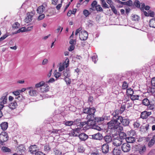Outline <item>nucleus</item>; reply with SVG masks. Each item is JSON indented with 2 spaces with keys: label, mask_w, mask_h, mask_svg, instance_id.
Wrapping results in <instances>:
<instances>
[{
  "label": "nucleus",
  "mask_w": 155,
  "mask_h": 155,
  "mask_svg": "<svg viewBox=\"0 0 155 155\" xmlns=\"http://www.w3.org/2000/svg\"><path fill=\"white\" fill-rule=\"evenodd\" d=\"M102 150L103 153H107L109 151V146L107 143L104 144L102 146Z\"/></svg>",
  "instance_id": "obj_17"
},
{
  "label": "nucleus",
  "mask_w": 155,
  "mask_h": 155,
  "mask_svg": "<svg viewBox=\"0 0 155 155\" xmlns=\"http://www.w3.org/2000/svg\"><path fill=\"white\" fill-rule=\"evenodd\" d=\"M96 111V109L94 107H85L83 109V113L87 114V118L92 120L97 117H94V113Z\"/></svg>",
  "instance_id": "obj_3"
},
{
  "label": "nucleus",
  "mask_w": 155,
  "mask_h": 155,
  "mask_svg": "<svg viewBox=\"0 0 155 155\" xmlns=\"http://www.w3.org/2000/svg\"><path fill=\"white\" fill-rule=\"evenodd\" d=\"M75 48L74 45H71L69 48H68V50L69 51H71L73 50Z\"/></svg>",
  "instance_id": "obj_63"
},
{
  "label": "nucleus",
  "mask_w": 155,
  "mask_h": 155,
  "mask_svg": "<svg viewBox=\"0 0 155 155\" xmlns=\"http://www.w3.org/2000/svg\"><path fill=\"white\" fill-rule=\"evenodd\" d=\"M74 122L72 121L65 120L64 122V123L66 126H70L74 124Z\"/></svg>",
  "instance_id": "obj_35"
},
{
  "label": "nucleus",
  "mask_w": 155,
  "mask_h": 155,
  "mask_svg": "<svg viewBox=\"0 0 155 155\" xmlns=\"http://www.w3.org/2000/svg\"><path fill=\"white\" fill-rule=\"evenodd\" d=\"M45 9L43 6H40L37 8V11L38 13L41 14L45 11Z\"/></svg>",
  "instance_id": "obj_30"
},
{
  "label": "nucleus",
  "mask_w": 155,
  "mask_h": 155,
  "mask_svg": "<svg viewBox=\"0 0 155 155\" xmlns=\"http://www.w3.org/2000/svg\"><path fill=\"white\" fill-rule=\"evenodd\" d=\"M140 131L141 134H144L145 132V124L144 123H143L142 125L140 127Z\"/></svg>",
  "instance_id": "obj_34"
},
{
  "label": "nucleus",
  "mask_w": 155,
  "mask_h": 155,
  "mask_svg": "<svg viewBox=\"0 0 155 155\" xmlns=\"http://www.w3.org/2000/svg\"><path fill=\"white\" fill-rule=\"evenodd\" d=\"M61 130L58 129H53L52 130H50L49 132H51V133L55 134V133H58L59 131H60Z\"/></svg>",
  "instance_id": "obj_61"
},
{
  "label": "nucleus",
  "mask_w": 155,
  "mask_h": 155,
  "mask_svg": "<svg viewBox=\"0 0 155 155\" xmlns=\"http://www.w3.org/2000/svg\"><path fill=\"white\" fill-rule=\"evenodd\" d=\"M134 5L137 8H140L142 12V18H144L145 17V11L144 9H145V6L144 3H141V7H140V2L138 0H135L134 2Z\"/></svg>",
  "instance_id": "obj_5"
},
{
  "label": "nucleus",
  "mask_w": 155,
  "mask_h": 155,
  "mask_svg": "<svg viewBox=\"0 0 155 155\" xmlns=\"http://www.w3.org/2000/svg\"><path fill=\"white\" fill-rule=\"evenodd\" d=\"M97 1L96 0L94 1L91 4V7L92 8L95 7L96 8V6L97 5Z\"/></svg>",
  "instance_id": "obj_59"
},
{
  "label": "nucleus",
  "mask_w": 155,
  "mask_h": 155,
  "mask_svg": "<svg viewBox=\"0 0 155 155\" xmlns=\"http://www.w3.org/2000/svg\"><path fill=\"white\" fill-rule=\"evenodd\" d=\"M83 13L84 15L86 17L88 16L91 14L88 10L86 9L84 10L83 11Z\"/></svg>",
  "instance_id": "obj_47"
},
{
  "label": "nucleus",
  "mask_w": 155,
  "mask_h": 155,
  "mask_svg": "<svg viewBox=\"0 0 155 155\" xmlns=\"http://www.w3.org/2000/svg\"><path fill=\"white\" fill-rule=\"evenodd\" d=\"M18 104L16 100L14 101L13 102L9 104L8 107L11 109H15L18 106Z\"/></svg>",
  "instance_id": "obj_24"
},
{
  "label": "nucleus",
  "mask_w": 155,
  "mask_h": 155,
  "mask_svg": "<svg viewBox=\"0 0 155 155\" xmlns=\"http://www.w3.org/2000/svg\"><path fill=\"white\" fill-rule=\"evenodd\" d=\"M69 61L68 58H67L65 61L64 64L65 65V67L67 68L69 66Z\"/></svg>",
  "instance_id": "obj_58"
},
{
  "label": "nucleus",
  "mask_w": 155,
  "mask_h": 155,
  "mask_svg": "<svg viewBox=\"0 0 155 155\" xmlns=\"http://www.w3.org/2000/svg\"><path fill=\"white\" fill-rule=\"evenodd\" d=\"M110 7L111 8L112 10V11L113 12H114V13L115 14V15H118V13L119 14V12H118L117 10L116 9L115 6L113 5H110Z\"/></svg>",
  "instance_id": "obj_40"
},
{
  "label": "nucleus",
  "mask_w": 155,
  "mask_h": 155,
  "mask_svg": "<svg viewBox=\"0 0 155 155\" xmlns=\"http://www.w3.org/2000/svg\"><path fill=\"white\" fill-rule=\"evenodd\" d=\"M125 105H121L119 110V113H120V114H122V113L124 112V110L125 109Z\"/></svg>",
  "instance_id": "obj_44"
},
{
  "label": "nucleus",
  "mask_w": 155,
  "mask_h": 155,
  "mask_svg": "<svg viewBox=\"0 0 155 155\" xmlns=\"http://www.w3.org/2000/svg\"><path fill=\"white\" fill-rule=\"evenodd\" d=\"M121 150L117 148H114L113 150L114 155H120L121 153Z\"/></svg>",
  "instance_id": "obj_28"
},
{
  "label": "nucleus",
  "mask_w": 155,
  "mask_h": 155,
  "mask_svg": "<svg viewBox=\"0 0 155 155\" xmlns=\"http://www.w3.org/2000/svg\"><path fill=\"white\" fill-rule=\"evenodd\" d=\"M155 143V136H153L152 138L150 140L148 144V146L149 147H151Z\"/></svg>",
  "instance_id": "obj_31"
},
{
  "label": "nucleus",
  "mask_w": 155,
  "mask_h": 155,
  "mask_svg": "<svg viewBox=\"0 0 155 155\" xmlns=\"http://www.w3.org/2000/svg\"><path fill=\"white\" fill-rule=\"evenodd\" d=\"M147 82V92L151 94L154 93L155 92V77L152 78L151 80L150 78H148Z\"/></svg>",
  "instance_id": "obj_2"
},
{
  "label": "nucleus",
  "mask_w": 155,
  "mask_h": 155,
  "mask_svg": "<svg viewBox=\"0 0 155 155\" xmlns=\"http://www.w3.org/2000/svg\"><path fill=\"white\" fill-rule=\"evenodd\" d=\"M81 141H85L89 138V136H88L85 133H81L78 137Z\"/></svg>",
  "instance_id": "obj_19"
},
{
  "label": "nucleus",
  "mask_w": 155,
  "mask_h": 155,
  "mask_svg": "<svg viewBox=\"0 0 155 155\" xmlns=\"http://www.w3.org/2000/svg\"><path fill=\"white\" fill-rule=\"evenodd\" d=\"M35 155H46L45 153L40 151H38L35 153Z\"/></svg>",
  "instance_id": "obj_64"
},
{
  "label": "nucleus",
  "mask_w": 155,
  "mask_h": 155,
  "mask_svg": "<svg viewBox=\"0 0 155 155\" xmlns=\"http://www.w3.org/2000/svg\"><path fill=\"white\" fill-rule=\"evenodd\" d=\"M0 127L2 130L5 131L8 127V123L6 122H2L0 124Z\"/></svg>",
  "instance_id": "obj_22"
},
{
  "label": "nucleus",
  "mask_w": 155,
  "mask_h": 155,
  "mask_svg": "<svg viewBox=\"0 0 155 155\" xmlns=\"http://www.w3.org/2000/svg\"><path fill=\"white\" fill-rule=\"evenodd\" d=\"M88 37V33L86 31H82L79 34V38L82 41H85L87 39Z\"/></svg>",
  "instance_id": "obj_12"
},
{
  "label": "nucleus",
  "mask_w": 155,
  "mask_h": 155,
  "mask_svg": "<svg viewBox=\"0 0 155 155\" xmlns=\"http://www.w3.org/2000/svg\"><path fill=\"white\" fill-rule=\"evenodd\" d=\"M154 16V12L151 10H149L146 12V16H150L151 17H153Z\"/></svg>",
  "instance_id": "obj_33"
},
{
  "label": "nucleus",
  "mask_w": 155,
  "mask_h": 155,
  "mask_svg": "<svg viewBox=\"0 0 155 155\" xmlns=\"http://www.w3.org/2000/svg\"><path fill=\"white\" fill-rule=\"evenodd\" d=\"M45 17V15L43 14H41L38 17V21L41 20L44 18Z\"/></svg>",
  "instance_id": "obj_57"
},
{
  "label": "nucleus",
  "mask_w": 155,
  "mask_h": 155,
  "mask_svg": "<svg viewBox=\"0 0 155 155\" xmlns=\"http://www.w3.org/2000/svg\"><path fill=\"white\" fill-rule=\"evenodd\" d=\"M4 106L2 104H0V118H1L3 116V113L1 111V110L3 109Z\"/></svg>",
  "instance_id": "obj_53"
},
{
  "label": "nucleus",
  "mask_w": 155,
  "mask_h": 155,
  "mask_svg": "<svg viewBox=\"0 0 155 155\" xmlns=\"http://www.w3.org/2000/svg\"><path fill=\"white\" fill-rule=\"evenodd\" d=\"M125 78L124 76H121L120 75H115L113 77L114 82H118L122 81Z\"/></svg>",
  "instance_id": "obj_15"
},
{
  "label": "nucleus",
  "mask_w": 155,
  "mask_h": 155,
  "mask_svg": "<svg viewBox=\"0 0 155 155\" xmlns=\"http://www.w3.org/2000/svg\"><path fill=\"white\" fill-rule=\"evenodd\" d=\"M126 140L127 142V143H132L135 142V138L131 136H127L126 139Z\"/></svg>",
  "instance_id": "obj_26"
},
{
  "label": "nucleus",
  "mask_w": 155,
  "mask_h": 155,
  "mask_svg": "<svg viewBox=\"0 0 155 155\" xmlns=\"http://www.w3.org/2000/svg\"><path fill=\"white\" fill-rule=\"evenodd\" d=\"M50 150L51 148L48 144H46L44 146V150L45 151L48 152L50 151Z\"/></svg>",
  "instance_id": "obj_50"
},
{
  "label": "nucleus",
  "mask_w": 155,
  "mask_h": 155,
  "mask_svg": "<svg viewBox=\"0 0 155 155\" xmlns=\"http://www.w3.org/2000/svg\"><path fill=\"white\" fill-rule=\"evenodd\" d=\"M108 129L114 130H117L118 129L120 130L123 129V127L120 126V123L118 120L112 119L111 120L107 123Z\"/></svg>",
  "instance_id": "obj_4"
},
{
  "label": "nucleus",
  "mask_w": 155,
  "mask_h": 155,
  "mask_svg": "<svg viewBox=\"0 0 155 155\" xmlns=\"http://www.w3.org/2000/svg\"><path fill=\"white\" fill-rule=\"evenodd\" d=\"M118 120H119V123H120V125L121 124L124 126H128L130 123V120L128 118H125L121 117H118Z\"/></svg>",
  "instance_id": "obj_8"
},
{
  "label": "nucleus",
  "mask_w": 155,
  "mask_h": 155,
  "mask_svg": "<svg viewBox=\"0 0 155 155\" xmlns=\"http://www.w3.org/2000/svg\"><path fill=\"white\" fill-rule=\"evenodd\" d=\"M18 150L21 153L23 152H24L26 150L25 148L23 145H20L18 147Z\"/></svg>",
  "instance_id": "obj_36"
},
{
  "label": "nucleus",
  "mask_w": 155,
  "mask_h": 155,
  "mask_svg": "<svg viewBox=\"0 0 155 155\" xmlns=\"http://www.w3.org/2000/svg\"><path fill=\"white\" fill-rule=\"evenodd\" d=\"M140 118L143 119H145V110H144L141 113Z\"/></svg>",
  "instance_id": "obj_55"
},
{
  "label": "nucleus",
  "mask_w": 155,
  "mask_h": 155,
  "mask_svg": "<svg viewBox=\"0 0 155 155\" xmlns=\"http://www.w3.org/2000/svg\"><path fill=\"white\" fill-rule=\"evenodd\" d=\"M69 43L72 45H74L76 44V39H71L70 40Z\"/></svg>",
  "instance_id": "obj_56"
},
{
  "label": "nucleus",
  "mask_w": 155,
  "mask_h": 155,
  "mask_svg": "<svg viewBox=\"0 0 155 155\" xmlns=\"http://www.w3.org/2000/svg\"><path fill=\"white\" fill-rule=\"evenodd\" d=\"M123 83L122 87L123 89H127L128 86L127 82L126 81H124Z\"/></svg>",
  "instance_id": "obj_54"
},
{
  "label": "nucleus",
  "mask_w": 155,
  "mask_h": 155,
  "mask_svg": "<svg viewBox=\"0 0 155 155\" xmlns=\"http://www.w3.org/2000/svg\"><path fill=\"white\" fill-rule=\"evenodd\" d=\"M103 139L107 144L111 142L112 140V137L110 135L105 136Z\"/></svg>",
  "instance_id": "obj_20"
},
{
  "label": "nucleus",
  "mask_w": 155,
  "mask_h": 155,
  "mask_svg": "<svg viewBox=\"0 0 155 155\" xmlns=\"http://www.w3.org/2000/svg\"><path fill=\"white\" fill-rule=\"evenodd\" d=\"M32 15H30V13H27V16L25 19V21L27 23H29L32 21Z\"/></svg>",
  "instance_id": "obj_25"
},
{
  "label": "nucleus",
  "mask_w": 155,
  "mask_h": 155,
  "mask_svg": "<svg viewBox=\"0 0 155 155\" xmlns=\"http://www.w3.org/2000/svg\"><path fill=\"white\" fill-rule=\"evenodd\" d=\"M121 148L124 152H128L131 150V145L129 143H124L122 145Z\"/></svg>",
  "instance_id": "obj_9"
},
{
  "label": "nucleus",
  "mask_w": 155,
  "mask_h": 155,
  "mask_svg": "<svg viewBox=\"0 0 155 155\" xmlns=\"http://www.w3.org/2000/svg\"><path fill=\"white\" fill-rule=\"evenodd\" d=\"M146 102H147L146 104V106H147V109L152 110L153 108V105L150 104L151 102H150L149 100L146 98Z\"/></svg>",
  "instance_id": "obj_27"
},
{
  "label": "nucleus",
  "mask_w": 155,
  "mask_h": 155,
  "mask_svg": "<svg viewBox=\"0 0 155 155\" xmlns=\"http://www.w3.org/2000/svg\"><path fill=\"white\" fill-rule=\"evenodd\" d=\"M36 91L35 90H30L29 92V94L32 96H35L36 95Z\"/></svg>",
  "instance_id": "obj_43"
},
{
  "label": "nucleus",
  "mask_w": 155,
  "mask_h": 155,
  "mask_svg": "<svg viewBox=\"0 0 155 155\" xmlns=\"http://www.w3.org/2000/svg\"><path fill=\"white\" fill-rule=\"evenodd\" d=\"M45 84V82L44 81H41L40 82L37 84L35 85V87L37 88L41 87H41H42L43 85H44Z\"/></svg>",
  "instance_id": "obj_45"
},
{
  "label": "nucleus",
  "mask_w": 155,
  "mask_h": 155,
  "mask_svg": "<svg viewBox=\"0 0 155 155\" xmlns=\"http://www.w3.org/2000/svg\"><path fill=\"white\" fill-rule=\"evenodd\" d=\"M38 147H37L36 145H31L29 148V150L30 152L32 154H33L36 152L37 150L38 149Z\"/></svg>",
  "instance_id": "obj_16"
},
{
  "label": "nucleus",
  "mask_w": 155,
  "mask_h": 155,
  "mask_svg": "<svg viewBox=\"0 0 155 155\" xmlns=\"http://www.w3.org/2000/svg\"><path fill=\"white\" fill-rule=\"evenodd\" d=\"M127 5L129 6H131L133 5V2L131 0H129L127 2Z\"/></svg>",
  "instance_id": "obj_60"
},
{
  "label": "nucleus",
  "mask_w": 155,
  "mask_h": 155,
  "mask_svg": "<svg viewBox=\"0 0 155 155\" xmlns=\"http://www.w3.org/2000/svg\"><path fill=\"white\" fill-rule=\"evenodd\" d=\"M132 20L134 21H138L139 19V16L136 15H134L132 16Z\"/></svg>",
  "instance_id": "obj_48"
},
{
  "label": "nucleus",
  "mask_w": 155,
  "mask_h": 155,
  "mask_svg": "<svg viewBox=\"0 0 155 155\" xmlns=\"http://www.w3.org/2000/svg\"><path fill=\"white\" fill-rule=\"evenodd\" d=\"M139 97L138 95H133V94L130 96V98L131 100L133 101L138 100Z\"/></svg>",
  "instance_id": "obj_42"
},
{
  "label": "nucleus",
  "mask_w": 155,
  "mask_h": 155,
  "mask_svg": "<svg viewBox=\"0 0 155 155\" xmlns=\"http://www.w3.org/2000/svg\"><path fill=\"white\" fill-rule=\"evenodd\" d=\"M81 129L78 128L73 130V131L71 133V135L74 137H79L80 135Z\"/></svg>",
  "instance_id": "obj_13"
},
{
  "label": "nucleus",
  "mask_w": 155,
  "mask_h": 155,
  "mask_svg": "<svg viewBox=\"0 0 155 155\" xmlns=\"http://www.w3.org/2000/svg\"><path fill=\"white\" fill-rule=\"evenodd\" d=\"M2 150L4 152H10L11 149L6 147L3 146L2 147Z\"/></svg>",
  "instance_id": "obj_39"
},
{
  "label": "nucleus",
  "mask_w": 155,
  "mask_h": 155,
  "mask_svg": "<svg viewBox=\"0 0 155 155\" xmlns=\"http://www.w3.org/2000/svg\"><path fill=\"white\" fill-rule=\"evenodd\" d=\"M15 99L18 100L19 101H17V103H18L19 102V101H21L22 100H23V99H24V97L22 95H19L17 96H16L15 97Z\"/></svg>",
  "instance_id": "obj_41"
},
{
  "label": "nucleus",
  "mask_w": 155,
  "mask_h": 155,
  "mask_svg": "<svg viewBox=\"0 0 155 155\" xmlns=\"http://www.w3.org/2000/svg\"><path fill=\"white\" fill-rule=\"evenodd\" d=\"M136 74L134 72H132L131 71H127L125 72V76H124L125 78L126 77H129L131 76H132V77H135V74Z\"/></svg>",
  "instance_id": "obj_32"
},
{
  "label": "nucleus",
  "mask_w": 155,
  "mask_h": 155,
  "mask_svg": "<svg viewBox=\"0 0 155 155\" xmlns=\"http://www.w3.org/2000/svg\"><path fill=\"white\" fill-rule=\"evenodd\" d=\"M119 110H115L114 112L112 113V115H113V117L112 119L118 120V117H121V116H120L119 115Z\"/></svg>",
  "instance_id": "obj_14"
},
{
  "label": "nucleus",
  "mask_w": 155,
  "mask_h": 155,
  "mask_svg": "<svg viewBox=\"0 0 155 155\" xmlns=\"http://www.w3.org/2000/svg\"><path fill=\"white\" fill-rule=\"evenodd\" d=\"M135 150L138 151L139 154L141 155H144L145 152V145L144 144L143 145L138 144L136 145L135 146Z\"/></svg>",
  "instance_id": "obj_7"
},
{
  "label": "nucleus",
  "mask_w": 155,
  "mask_h": 155,
  "mask_svg": "<svg viewBox=\"0 0 155 155\" xmlns=\"http://www.w3.org/2000/svg\"><path fill=\"white\" fill-rule=\"evenodd\" d=\"M89 138L93 140H101L103 138L102 134L99 132L92 135H89Z\"/></svg>",
  "instance_id": "obj_10"
},
{
  "label": "nucleus",
  "mask_w": 155,
  "mask_h": 155,
  "mask_svg": "<svg viewBox=\"0 0 155 155\" xmlns=\"http://www.w3.org/2000/svg\"><path fill=\"white\" fill-rule=\"evenodd\" d=\"M8 136L5 131H2L0 134V144L2 145H5L4 142L8 140Z\"/></svg>",
  "instance_id": "obj_6"
},
{
  "label": "nucleus",
  "mask_w": 155,
  "mask_h": 155,
  "mask_svg": "<svg viewBox=\"0 0 155 155\" xmlns=\"http://www.w3.org/2000/svg\"><path fill=\"white\" fill-rule=\"evenodd\" d=\"M78 151L80 153H83L84 151V149L82 146H80L78 148Z\"/></svg>",
  "instance_id": "obj_49"
},
{
  "label": "nucleus",
  "mask_w": 155,
  "mask_h": 155,
  "mask_svg": "<svg viewBox=\"0 0 155 155\" xmlns=\"http://www.w3.org/2000/svg\"><path fill=\"white\" fill-rule=\"evenodd\" d=\"M63 74L64 76V78L63 79L66 82L67 85H68L70 84L71 82V79L69 78L71 76L70 73L64 71Z\"/></svg>",
  "instance_id": "obj_11"
},
{
  "label": "nucleus",
  "mask_w": 155,
  "mask_h": 155,
  "mask_svg": "<svg viewBox=\"0 0 155 155\" xmlns=\"http://www.w3.org/2000/svg\"><path fill=\"white\" fill-rule=\"evenodd\" d=\"M105 119H108V117L105 116H102V117H96L95 119L92 120L91 123V125H90L89 127L92 128L93 129L97 130L98 131H100L101 130V128L98 126L97 124H100L102 123V122Z\"/></svg>",
  "instance_id": "obj_1"
},
{
  "label": "nucleus",
  "mask_w": 155,
  "mask_h": 155,
  "mask_svg": "<svg viewBox=\"0 0 155 155\" xmlns=\"http://www.w3.org/2000/svg\"><path fill=\"white\" fill-rule=\"evenodd\" d=\"M127 95H129L130 96L133 94L134 91L133 89L131 88H129L127 89Z\"/></svg>",
  "instance_id": "obj_38"
},
{
  "label": "nucleus",
  "mask_w": 155,
  "mask_h": 155,
  "mask_svg": "<svg viewBox=\"0 0 155 155\" xmlns=\"http://www.w3.org/2000/svg\"><path fill=\"white\" fill-rule=\"evenodd\" d=\"M50 87L47 84H45L41 88V92H44L48 91L49 90Z\"/></svg>",
  "instance_id": "obj_23"
},
{
  "label": "nucleus",
  "mask_w": 155,
  "mask_h": 155,
  "mask_svg": "<svg viewBox=\"0 0 155 155\" xmlns=\"http://www.w3.org/2000/svg\"><path fill=\"white\" fill-rule=\"evenodd\" d=\"M149 24L150 27L155 28V18L151 19L149 21Z\"/></svg>",
  "instance_id": "obj_29"
},
{
  "label": "nucleus",
  "mask_w": 155,
  "mask_h": 155,
  "mask_svg": "<svg viewBox=\"0 0 155 155\" xmlns=\"http://www.w3.org/2000/svg\"><path fill=\"white\" fill-rule=\"evenodd\" d=\"M95 9L97 11L102 12L103 11V9L99 5H97L96 6Z\"/></svg>",
  "instance_id": "obj_51"
},
{
  "label": "nucleus",
  "mask_w": 155,
  "mask_h": 155,
  "mask_svg": "<svg viewBox=\"0 0 155 155\" xmlns=\"http://www.w3.org/2000/svg\"><path fill=\"white\" fill-rule=\"evenodd\" d=\"M65 65L64 63L60 65L59 67L58 71H61L64 69Z\"/></svg>",
  "instance_id": "obj_52"
},
{
  "label": "nucleus",
  "mask_w": 155,
  "mask_h": 155,
  "mask_svg": "<svg viewBox=\"0 0 155 155\" xmlns=\"http://www.w3.org/2000/svg\"><path fill=\"white\" fill-rule=\"evenodd\" d=\"M54 152L55 155H60L61 153V152L60 150H58L56 149L55 150H54Z\"/></svg>",
  "instance_id": "obj_62"
},
{
  "label": "nucleus",
  "mask_w": 155,
  "mask_h": 155,
  "mask_svg": "<svg viewBox=\"0 0 155 155\" xmlns=\"http://www.w3.org/2000/svg\"><path fill=\"white\" fill-rule=\"evenodd\" d=\"M20 26V24L17 22H16L12 26L13 28L16 29L18 28Z\"/></svg>",
  "instance_id": "obj_46"
},
{
  "label": "nucleus",
  "mask_w": 155,
  "mask_h": 155,
  "mask_svg": "<svg viewBox=\"0 0 155 155\" xmlns=\"http://www.w3.org/2000/svg\"><path fill=\"white\" fill-rule=\"evenodd\" d=\"M127 137V135L125 133L123 132H120L119 134V137H117L116 139L119 140L120 139H125Z\"/></svg>",
  "instance_id": "obj_18"
},
{
  "label": "nucleus",
  "mask_w": 155,
  "mask_h": 155,
  "mask_svg": "<svg viewBox=\"0 0 155 155\" xmlns=\"http://www.w3.org/2000/svg\"><path fill=\"white\" fill-rule=\"evenodd\" d=\"M7 98L6 96H3L0 98V102L3 104H5L7 102Z\"/></svg>",
  "instance_id": "obj_37"
},
{
  "label": "nucleus",
  "mask_w": 155,
  "mask_h": 155,
  "mask_svg": "<svg viewBox=\"0 0 155 155\" xmlns=\"http://www.w3.org/2000/svg\"><path fill=\"white\" fill-rule=\"evenodd\" d=\"M88 120L84 122H81L80 124V127H83L85 125H87V126H89L90 127V125H91V123L92 120L91 119H87Z\"/></svg>",
  "instance_id": "obj_21"
}]
</instances>
